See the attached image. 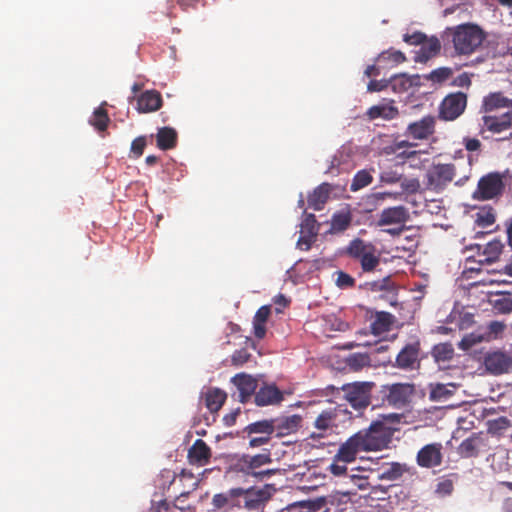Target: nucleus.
<instances>
[{
    "label": "nucleus",
    "instance_id": "4c0bfd02",
    "mask_svg": "<svg viewBox=\"0 0 512 512\" xmlns=\"http://www.w3.org/2000/svg\"><path fill=\"white\" fill-rule=\"evenodd\" d=\"M378 62H388L391 63L392 66L401 64L406 61V56L400 50H395L390 48L386 51L381 52L377 59Z\"/></svg>",
    "mask_w": 512,
    "mask_h": 512
},
{
    "label": "nucleus",
    "instance_id": "a878e982",
    "mask_svg": "<svg viewBox=\"0 0 512 512\" xmlns=\"http://www.w3.org/2000/svg\"><path fill=\"white\" fill-rule=\"evenodd\" d=\"M367 116L370 120H375L377 118H383L385 120L395 119L398 114V108L393 105V102L389 103H380L378 105H374L367 110Z\"/></svg>",
    "mask_w": 512,
    "mask_h": 512
},
{
    "label": "nucleus",
    "instance_id": "864d4df0",
    "mask_svg": "<svg viewBox=\"0 0 512 512\" xmlns=\"http://www.w3.org/2000/svg\"><path fill=\"white\" fill-rule=\"evenodd\" d=\"M494 307L497 311L508 314L512 312V298L509 296H503L495 300Z\"/></svg>",
    "mask_w": 512,
    "mask_h": 512
},
{
    "label": "nucleus",
    "instance_id": "ddd939ff",
    "mask_svg": "<svg viewBox=\"0 0 512 512\" xmlns=\"http://www.w3.org/2000/svg\"><path fill=\"white\" fill-rule=\"evenodd\" d=\"M442 449L441 443H431L423 446L417 453V464L423 468L440 466L443 461Z\"/></svg>",
    "mask_w": 512,
    "mask_h": 512
},
{
    "label": "nucleus",
    "instance_id": "e433bc0d",
    "mask_svg": "<svg viewBox=\"0 0 512 512\" xmlns=\"http://www.w3.org/2000/svg\"><path fill=\"white\" fill-rule=\"evenodd\" d=\"M345 363L350 370L356 372L371 366V359L366 353H352L346 357Z\"/></svg>",
    "mask_w": 512,
    "mask_h": 512
},
{
    "label": "nucleus",
    "instance_id": "3c124183",
    "mask_svg": "<svg viewBox=\"0 0 512 512\" xmlns=\"http://www.w3.org/2000/svg\"><path fill=\"white\" fill-rule=\"evenodd\" d=\"M336 285L341 289L352 288L355 285V279L343 271L336 272Z\"/></svg>",
    "mask_w": 512,
    "mask_h": 512
},
{
    "label": "nucleus",
    "instance_id": "a211bd4d",
    "mask_svg": "<svg viewBox=\"0 0 512 512\" xmlns=\"http://www.w3.org/2000/svg\"><path fill=\"white\" fill-rule=\"evenodd\" d=\"M409 211L405 206L399 205L384 209L378 218V226L400 225L409 220Z\"/></svg>",
    "mask_w": 512,
    "mask_h": 512
},
{
    "label": "nucleus",
    "instance_id": "39448f33",
    "mask_svg": "<svg viewBox=\"0 0 512 512\" xmlns=\"http://www.w3.org/2000/svg\"><path fill=\"white\" fill-rule=\"evenodd\" d=\"M355 435L363 451H378L387 448L392 437L390 429L382 422H374L368 429L361 430Z\"/></svg>",
    "mask_w": 512,
    "mask_h": 512
},
{
    "label": "nucleus",
    "instance_id": "49530a36",
    "mask_svg": "<svg viewBox=\"0 0 512 512\" xmlns=\"http://www.w3.org/2000/svg\"><path fill=\"white\" fill-rule=\"evenodd\" d=\"M496 216L492 208L481 210L477 213L476 223L483 228H487L495 223Z\"/></svg>",
    "mask_w": 512,
    "mask_h": 512
},
{
    "label": "nucleus",
    "instance_id": "c85d7f7f",
    "mask_svg": "<svg viewBox=\"0 0 512 512\" xmlns=\"http://www.w3.org/2000/svg\"><path fill=\"white\" fill-rule=\"evenodd\" d=\"M441 49V43L438 38L431 37L421 44L420 50L417 52L415 60L417 62H426L435 57Z\"/></svg>",
    "mask_w": 512,
    "mask_h": 512
},
{
    "label": "nucleus",
    "instance_id": "e2e57ef3",
    "mask_svg": "<svg viewBox=\"0 0 512 512\" xmlns=\"http://www.w3.org/2000/svg\"><path fill=\"white\" fill-rule=\"evenodd\" d=\"M505 327V324L500 321H491L488 325V330L490 334L498 336L499 334L503 333Z\"/></svg>",
    "mask_w": 512,
    "mask_h": 512
},
{
    "label": "nucleus",
    "instance_id": "37998d69",
    "mask_svg": "<svg viewBox=\"0 0 512 512\" xmlns=\"http://www.w3.org/2000/svg\"><path fill=\"white\" fill-rule=\"evenodd\" d=\"M300 233L310 234V236H317L319 233L320 224L317 222L314 214H306L301 222Z\"/></svg>",
    "mask_w": 512,
    "mask_h": 512
},
{
    "label": "nucleus",
    "instance_id": "20e7f679",
    "mask_svg": "<svg viewBox=\"0 0 512 512\" xmlns=\"http://www.w3.org/2000/svg\"><path fill=\"white\" fill-rule=\"evenodd\" d=\"M344 253L348 257L359 261L364 273L375 271L380 264V256L375 245L361 238L351 240Z\"/></svg>",
    "mask_w": 512,
    "mask_h": 512
},
{
    "label": "nucleus",
    "instance_id": "6e6552de",
    "mask_svg": "<svg viewBox=\"0 0 512 512\" xmlns=\"http://www.w3.org/2000/svg\"><path fill=\"white\" fill-rule=\"evenodd\" d=\"M383 401L388 405L402 408L406 406L415 393V386L410 383H393L381 387Z\"/></svg>",
    "mask_w": 512,
    "mask_h": 512
},
{
    "label": "nucleus",
    "instance_id": "0eeeda50",
    "mask_svg": "<svg viewBox=\"0 0 512 512\" xmlns=\"http://www.w3.org/2000/svg\"><path fill=\"white\" fill-rule=\"evenodd\" d=\"M374 386L373 382H353L344 384L341 390L351 407L360 411L371 404V393Z\"/></svg>",
    "mask_w": 512,
    "mask_h": 512
},
{
    "label": "nucleus",
    "instance_id": "7c9ffc66",
    "mask_svg": "<svg viewBox=\"0 0 512 512\" xmlns=\"http://www.w3.org/2000/svg\"><path fill=\"white\" fill-rule=\"evenodd\" d=\"M482 444V438L473 433L471 436L461 442L458 447V453L461 457L472 458L476 457L479 453V448Z\"/></svg>",
    "mask_w": 512,
    "mask_h": 512
},
{
    "label": "nucleus",
    "instance_id": "680f3d73",
    "mask_svg": "<svg viewBox=\"0 0 512 512\" xmlns=\"http://www.w3.org/2000/svg\"><path fill=\"white\" fill-rule=\"evenodd\" d=\"M463 144L467 151H478L481 147V142L477 138L466 137L463 139Z\"/></svg>",
    "mask_w": 512,
    "mask_h": 512
},
{
    "label": "nucleus",
    "instance_id": "a18cd8bd",
    "mask_svg": "<svg viewBox=\"0 0 512 512\" xmlns=\"http://www.w3.org/2000/svg\"><path fill=\"white\" fill-rule=\"evenodd\" d=\"M509 427H511V421L505 416L488 421V431L493 434H500Z\"/></svg>",
    "mask_w": 512,
    "mask_h": 512
},
{
    "label": "nucleus",
    "instance_id": "603ef678",
    "mask_svg": "<svg viewBox=\"0 0 512 512\" xmlns=\"http://www.w3.org/2000/svg\"><path fill=\"white\" fill-rule=\"evenodd\" d=\"M380 182L385 184H395L402 180V174L392 169L382 171L380 173Z\"/></svg>",
    "mask_w": 512,
    "mask_h": 512
},
{
    "label": "nucleus",
    "instance_id": "69168bd1",
    "mask_svg": "<svg viewBox=\"0 0 512 512\" xmlns=\"http://www.w3.org/2000/svg\"><path fill=\"white\" fill-rule=\"evenodd\" d=\"M329 470L335 476H342L347 473V466L345 464L332 463Z\"/></svg>",
    "mask_w": 512,
    "mask_h": 512
},
{
    "label": "nucleus",
    "instance_id": "4be33fe9",
    "mask_svg": "<svg viewBox=\"0 0 512 512\" xmlns=\"http://www.w3.org/2000/svg\"><path fill=\"white\" fill-rule=\"evenodd\" d=\"M419 347L415 344L406 345L396 357V366L400 369H414L418 362Z\"/></svg>",
    "mask_w": 512,
    "mask_h": 512
},
{
    "label": "nucleus",
    "instance_id": "f8f14e48",
    "mask_svg": "<svg viewBox=\"0 0 512 512\" xmlns=\"http://www.w3.org/2000/svg\"><path fill=\"white\" fill-rule=\"evenodd\" d=\"M512 128V110L502 113L484 114L482 116V129L493 134H499Z\"/></svg>",
    "mask_w": 512,
    "mask_h": 512
},
{
    "label": "nucleus",
    "instance_id": "58836bf2",
    "mask_svg": "<svg viewBox=\"0 0 512 512\" xmlns=\"http://www.w3.org/2000/svg\"><path fill=\"white\" fill-rule=\"evenodd\" d=\"M275 428L272 420H262L249 424L245 427L248 434L259 433L262 435L273 434Z\"/></svg>",
    "mask_w": 512,
    "mask_h": 512
},
{
    "label": "nucleus",
    "instance_id": "bf43d9fd",
    "mask_svg": "<svg viewBox=\"0 0 512 512\" xmlns=\"http://www.w3.org/2000/svg\"><path fill=\"white\" fill-rule=\"evenodd\" d=\"M472 84L470 75L466 72L458 75L452 82L453 86L457 87H470Z\"/></svg>",
    "mask_w": 512,
    "mask_h": 512
},
{
    "label": "nucleus",
    "instance_id": "b1692460",
    "mask_svg": "<svg viewBox=\"0 0 512 512\" xmlns=\"http://www.w3.org/2000/svg\"><path fill=\"white\" fill-rule=\"evenodd\" d=\"M330 192L331 186L328 183L317 186L307 197L309 207L316 211L322 210L329 199Z\"/></svg>",
    "mask_w": 512,
    "mask_h": 512
},
{
    "label": "nucleus",
    "instance_id": "9d476101",
    "mask_svg": "<svg viewBox=\"0 0 512 512\" xmlns=\"http://www.w3.org/2000/svg\"><path fill=\"white\" fill-rule=\"evenodd\" d=\"M505 183L499 172H492L484 175L478 181L477 189L473 193L476 200H490L503 194Z\"/></svg>",
    "mask_w": 512,
    "mask_h": 512
},
{
    "label": "nucleus",
    "instance_id": "bb28decb",
    "mask_svg": "<svg viewBox=\"0 0 512 512\" xmlns=\"http://www.w3.org/2000/svg\"><path fill=\"white\" fill-rule=\"evenodd\" d=\"M178 134L172 127L159 128L156 134L157 147L161 150H171L176 147Z\"/></svg>",
    "mask_w": 512,
    "mask_h": 512
},
{
    "label": "nucleus",
    "instance_id": "79ce46f5",
    "mask_svg": "<svg viewBox=\"0 0 512 512\" xmlns=\"http://www.w3.org/2000/svg\"><path fill=\"white\" fill-rule=\"evenodd\" d=\"M372 181L373 177L370 174V172H368L367 170H360L355 174L350 185V190L353 192L358 191L371 184Z\"/></svg>",
    "mask_w": 512,
    "mask_h": 512
},
{
    "label": "nucleus",
    "instance_id": "dca6fc26",
    "mask_svg": "<svg viewBox=\"0 0 512 512\" xmlns=\"http://www.w3.org/2000/svg\"><path fill=\"white\" fill-rule=\"evenodd\" d=\"M501 109L512 110V99L504 96L502 92H492L482 100L481 112L495 114Z\"/></svg>",
    "mask_w": 512,
    "mask_h": 512
},
{
    "label": "nucleus",
    "instance_id": "f704fd0d",
    "mask_svg": "<svg viewBox=\"0 0 512 512\" xmlns=\"http://www.w3.org/2000/svg\"><path fill=\"white\" fill-rule=\"evenodd\" d=\"M394 322V316L389 312H377L374 321L371 323V331L374 335H381L390 331Z\"/></svg>",
    "mask_w": 512,
    "mask_h": 512
},
{
    "label": "nucleus",
    "instance_id": "7ed1b4c3",
    "mask_svg": "<svg viewBox=\"0 0 512 512\" xmlns=\"http://www.w3.org/2000/svg\"><path fill=\"white\" fill-rule=\"evenodd\" d=\"M447 34L451 36L453 47L457 55H470L483 43L485 34L481 28L474 24H461L448 28Z\"/></svg>",
    "mask_w": 512,
    "mask_h": 512
},
{
    "label": "nucleus",
    "instance_id": "2f4dec72",
    "mask_svg": "<svg viewBox=\"0 0 512 512\" xmlns=\"http://www.w3.org/2000/svg\"><path fill=\"white\" fill-rule=\"evenodd\" d=\"M270 306H261L253 318L254 335L258 339H263L266 335V322L270 316Z\"/></svg>",
    "mask_w": 512,
    "mask_h": 512
},
{
    "label": "nucleus",
    "instance_id": "de8ad7c7",
    "mask_svg": "<svg viewBox=\"0 0 512 512\" xmlns=\"http://www.w3.org/2000/svg\"><path fill=\"white\" fill-rule=\"evenodd\" d=\"M252 355L248 352L247 349L242 348L236 350L231 356V363L235 367L243 366L245 363L249 362Z\"/></svg>",
    "mask_w": 512,
    "mask_h": 512
},
{
    "label": "nucleus",
    "instance_id": "f3484780",
    "mask_svg": "<svg viewBox=\"0 0 512 512\" xmlns=\"http://www.w3.org/2000/svg\"><path fill=\"white\" fill-rule=\"evenodd\" d=\"M435 123L433 116H425L410 123L407 127V134L417 140L428 139L435 132Z\"/></svg>",
    "mask_w": 512,
    "mask_h": 512
},
{
    "label": "nucleus",
    "instance_id": "338daca9",
    "mask_svg": "<svg viewBox=\"0 0 512 512\" xmlns=\"http://www.w3.org/2000/svg\"><path fill=\"white\" fill-rule=\"evenodd\" d=\"M270 436L271 435H262L259 437L251 438L249 444L251 447H259L266 444L270 440Z\"/></svg>",
    "mask_w": 512,
    "mask_h": 512
},
{
    "label": "nucleus",
    "instance_id": "0e129e2a",
    "mask_svg": "<svg viewBox=\"0 0 512 512\" xmlns=\"http://www.w3.org/2000/svg\"><path fill=\"white\" fill-rule=\"evenodd\" d=\"M481 341V338H476L473 334L469 335V336H465L460 345L462 348L464 349H469L471 348L473 345H475L476 343L480 342Z\"/></svg>",
    "mask_w": 512,
    "mask_h": 512
},
{
    "label": "nucleus",
    "instance_id": "9b49d317",
    "mask_svg": "<svg viewBox=\"0 0 512 512\" xmlns=\"http://www.w3.org/2000/svg\"><path fill=\"white\" fill-rule=\"evenodd\" d=\"M456 176L454 164H434L426 174L427 185L435 191H441L453 181Z\"/></svg>",
    "mask_w": 512,
    "mask_h": 512
},
{
    "label": "nucleus",
    "instance_id": "c9c22d12",
    "mask_svg": "<svg viewBox=\"0 0 512 512\" xmlns=\"http://www.w3.org/2000/svg\"><path fill=\"white\" fill-rule=\"evenodd\" d=\"M105 104L106 103H103L101 106L96 108L89 120V123L99 132L105 131L108 127V123L110 122L107 110L104 108Z\"/></svg>",
    "mask_w": 512,
    "mask_h": 512
},
{
    "label": "nucleus",
    "instance_id": "ea45409f",
    "mask_svg": "<svg viewBox=\"0 0 512 512\" xmlns=\"http://www.w3.org/2000/svg\"><path fill=\"white\" fill-rule=\"evenodd\" d=\"M351 215L349 213H336L331 220L330 231L339 233L345 231L351 224Z\"/></svg>",
    "mask_w": 512,
    "mask_h": 512
},
{
    "label": "nucleus",
    "instance_id": "8fccbe9b",
    "mask_svg": "<svg viewBox=\"0 0 512 512\" xmlns=\"http://www.w3.org/2000/svg\"><path fill=\"white\" fill-rule=\"evenodd\" d=\"M404 469L399 463H393L390 467L385 469L381 475V478L387 480H396L402 476Z\"/></svg>",
    "mask_w": 512,
    "mask_h": 512
},
{
    "label": "nucleus",
    "instance_id": "2eb2a0df",
    "mask_svg": "<svg viewBox=\"0 0 512 512\" xmlns=\"http://www.w3.org/2000/svg\"><path fill=\"white\" fill-rule=\"evenodd\" d=\"M484 365L494 375L508 373L512 371V356L502 351H495L485 357Z\"/></svg>",
    "mask_w": 512,
    "mask_h": 512
},
{
    "label": "nucleus",
    "instance_id": "72a5a7b5",
    "mask_svg": "<svg viewBox=\"0 0 512 512\" xmlns=\"http://www.w3.org/2000/svg\"><path fill=\"white\" fill-rule=\"evenodd\" d=\"M504 248L503 243L500 240H493L487 243L484 247L482 254H480V264H490L496 262L502 253Z\"/></svg>",
    "mask_w": 512,
    "mask_h": 512
},
{
    "label": "nucleus",
    "instance_id": "f257e3e1",
    "mask_svg": "<svg viewBox=\"0 0 512 512\" xmlns=\"http://www.w3.org/2000/svg\"><path fill=\"white\" fill-rule=\"evenodd\" d=\"M226 482V512H264L275 489L266 484L262 487L244 483L240 477Z\"/></svg>",
    "mask_w": 512,
    "mask_h": 512
},
{
    "label": "nucleus",
    "instance_id": "c03bdc74",
    "mask_svg": "<svg viewBox=\"0 0 512 512\" xmlns=\"http://www.w3.org/2000/svg\"><path fill=\"white\" fill-rule=\"evenodd\" d=\"M453 75V70L450 67H440L432 70L428 75H425L427 80L433 83L441 84L447 81Z\"/></svg>",
    "mask_w": 512,
    "mask_h": 512
},
{
    "label": "nucleus",
    "instance_id": "f03ea898",
    "mask_svg": "<svg viewBox=\"0 0 512 512\" xmlns=\"http://www.w3.org/2000/svg\"><path fill=\"white\" fill-rule=\"evenodd\" d=\"M272 461L269 453L258 454L253 457H237L226 455V482H235L237 477H240L244 483H248L252 476H270L273 471L266 470L258 473L253 472V469L262 465L268 464Z\"/></svg>",
    "mask_w": 512,
    "mask_h": 512
},
{
    "label": "nucleus",
    "instance_id": "6ab92c4d",
    "mask_svg": "<svg viewBox=\"0 0 512 512\" xmlns=\"http://www.w3.org/2000/svg\"><path fill=\"white\" fill-rule=\"evenodd\" d=\"M137 111L139 113H151L162 107L163 99L157 90H146L137 97Z\"/></svg>",
    "mask_w": 512,
    "mask_h": 512
},
{
    "label": "nucleus",
    "instance_id": "052dcab7",
    "mask_svg": "<svg viewBox=\"0 0 512 512\" xmlns=\"http://www.w3.org/2000/svg\"><path fill=\"white\" fill-rule=\"evenodd\" d=\"M385 200L386 198L382 192L371 193L366 197V203L371 207H376Z\"/></svg>",
    "mask_w": 512,
    "mask_h": 512
},
{
    "label": "nucleus",
    "instance_id": "13d9d810",
    "mask_svg": "<svg viewBox=\"0 0 512 512\" xmlns=\"http://www.w3.org/2000/svg\"><path fill=\"white\" fill-rule=\"evenodd\" d=\"M388 87H390L389 80H380V81L371 80L368 83L367 90L369 92H377V91H382Z\"/></svg>",
    "mask_w": 512,
    "mask_h": 512
},
{
    "label": "nucleus",
    "instance_id": "4d7b16f0",
    "mask_svg": "<svg viewBox=\"0 0 512 512\" xmlns=\"http://www.w3.org/2000/svg\"><path fill=\"white\" fill-rule=\"evenodd\" d=\"M300 234L301 235L297 241V248L304 250V251H308L311 248L314 241L316 240L317 236H310V234H306V233H300Z\"/></svg>",
    "mask_w": 512,
    "mask_h": 512
},
{
    "label": "nucleus",
    "instance_id": "423d86ee",
    "mask_svg": "<svg viewBox=\"0 0 512 512\" xmlns=\"http://www.w3.org/2000/svg\"><path fill=\"white\" fill-rule=\"evenodd\" d=\"M346 412L347 410L341 405L329 406L315 410L314 413L316 416L313 421V427L317 431L312 432L309 438L318 440L326 437L330 431L337 427V419L339 415Z\"/></svg>",
    "mask_w": 512,
    "mask_h": 512
},
{
    "label": "nucleus",
    "instance_id": "1a4fd4ad",
    "mask_svg": "<svg viewBox=\"0 0 512 512\" xmlns=\"http://www.w3.org/2000/svg\"><path fill=\"white\" fill-rule=\"evenodd\" d=\"M468 96L466 93L457 91L447 94L439 105V118L444 121L458 119L466 110Z\"/></svg>",
    "mask_w": 512,
    "mask_h": 512
},
{
    "label": "nucleus",
    "instance_id": "aec40b11",
    "mask_svg": "<svg viewBox=\"0 0 512 512\" xmlns=\"http://www.w3.org/2000/svg\"><path fill=\"white\" fill-rule=\"evenodd\" d=\"M362 451L361 445L354 434L341 444L337 454L335 455V460L343 463H350L353 462L356 459L357 454Z\"/></svg>",
    "mask_w": 512,
    "mask_h": 512
},
{
    "label": "nucleus",
    "instance_id": "cd10ccee",
    "mask_svg": "<svg viewBox=\"0 0 512 512\" xmlns=\"http://www.w3.org/2000/svg\"><path fill=\"white\" fill-rule=\"evenodd\" d=\"M201 399L211 413L218 412L224 404V393L217 388H207L202 392Z\"/></svg>",
    "mask_w": 512,
    "mask_h": 512
},
{
    "label": "nucleus",
    "instance_id": "c756f323",
    "mask_svg": "<svg viewBox=\"0 0 512 512\" xmlns=\"http://www.w3.org/2000/svg\"><path fill=\"white\" fill-rule=\"evenodd\" d=\"M418 75L408 76L407 74L394 75L389 79V85L396 93L408 91L411 87L418 85Z\"/></svg>",
    "mask_w": 512,
    "mask_h": 512
},
{
    "label": "nucleus",
    "instance_id": "a19ab883",
    "mask_svg": "<svg viewBox=\"0 0 512 512\" xmlns=\"http://www.w3.org/2000/svg\"><path fill=\"white\" fill-rule=\"evenodd\" d=\"M432 354L436 361H449L454 356V348L450 343H439L433 347Z\"/></svg>",
    "mask_w": 512,
    "mask_h": 512
},
{
    "label": "nucleus",
    "instance_id": "5fc2aeb1",
    "mask_svg": "<svg viewBox=\"0 0 512 512\" xmlns=\"http://www.w3.org/2000/svg\"><path fill=\"white\" fill-rule=\"evenodd\" d=\"M145 147L146 137L139 136L136 139H134L131 143V153H133L136 158H139L140 156H142Z\"/></svg>",
    "mask_w": 512,
    "mask_h": 512
},
{
    "label": "nucleus",
    "instance_id": "393cba45",
    "mask_svg": "<svg viewBox=\"0 0 512 512\" xmlns=\"http://www.w3.org/2000/svg\"><path fill=\"white\" fill-rule=\"evenodd\" d=\"M326 504L322 497L313 500H304L293 502L284 507L280 512H317Z\"/></svg>",
    "mask_w": 512,
    "mask_h": 512
},
{
    "label": "nucleus",
    "instance_id": "5701e85b",
    "mask_svg": "<svg viewBox=\"0 0 512 512\" xmlns=\"http://www.w3.org/2000/svg\"><path fill=\"white\" fill-rule=\"evenodd\" d=\"M210 456V448L202 439H197L188 451L189 462L199 466L206 465Z\"/></svg>",
    "mask_w": 512,
    "mask_h": 512
},
{
    "label": "nucleus",
    "instance_id": "412c9836",
    "mask_svg": "<svg viewBox=\"0 0 512 512\" xmlns=\"http://www.w3.org/2000/svg\"><path fill=\"white\" fill-rule=\"evenodd\" d=\"M254 394L257 406L277 404L283 399L281 391L275 385H264Z\"/></svg>",
    "mask_w": 512,
    "mask_h": 512
},
{
    "label": "nucleus",
    "instance_id": "09e8293b",
    "mask_svg": "<svg viewBox=\"0 0 512 512\" xmlns=\"http://www.w3.org/2000/svg\"><path fill=\"white\" fill-rule=\"evenodd\" d=\"M399 183L403 192L408 194H414L420 189V182L417 178H406L402 176V180Z\"/></svg>",
    "mask_w": 512,
    "mask_h": 512
},
{
    "label": "nucleus",
    "instance_id": "6e6d98bb",
    "mask_svg": "<svg viewBox=\"0 0 512 512\" xmlns=\"http://www.w3.org/2000/svg\"><path fill=\"white\" fill-rule=\"evenodd\" d=\"M426 35L422 32H414L412 34H405L403 41L409 45H421L426 40Z\"/></svg>",
    "mask_w": 512,
    "mask_h": 512
},
{
    "label": "nucleus",
    "instance_id": "774afa93",
    "mask_svg": "<svg viewBox=\"0 0 512 512\" xmlns=\"http://www.w3.org/2000/svg\"><path fill=\"white\" fill-rule=\"evenodd\" d=\"M300 423H301V417L298 415H293L286 419V428L287 429H295L300 425Z\"/></svg>",
    "mask_w": 512,
    "mask_h": 512
},
{
    "label": "nucleus",
    "instance_id": "4468645a",
    "mask_svg": "<svg viewBox=\"0 0 512 512\" xmlns=\"http://www.w3.org/2000/svg\"><path fill=\"white\" fill-rule=\"evenodd\" d=\"M231 382L236 388L233 396L240 402H246L255 393L257 388V380L246 373L236 374L231 379Z\"/></svg>",
    "mask_w": 512,
    "mask_h": 512
},
{
    "label": "nucleus",
    "instance_id": "473e14b6",
    "mask_svg": "<svg viewBox=\"0 0 512 512\" xmlns=\"http://www.w3.org/2000/svg\"><path fill=\"white\" fill-rule=\"evenodd\" d=\"M456 391V385L436 383L430 385L429 398L432 401L443 402L450 399Z\"/></svg>",
    "mask_w": 512,
    "mask_h": 512
}]
</instances>
